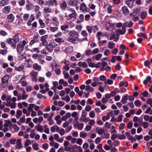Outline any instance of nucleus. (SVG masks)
<instances>
[{"label": "nucleus", "instance_id": "nucleus-1", "mask_svg": "<svg viewBox=\"0 0 152 152\" xmlns=\"http://www.w3.org/2000/svg\"><path fill=\"white\" fill-rule=\"evenodd\" d=\"M70 36L67 38V40L73 43H76L80 41V39L78 37V34L77 32L74 30L70 31L69 33Z\"/></svg>", "mask_w": 152, "mask_h": 152}, {"label": "nucleus", "instance_id": "nucleus-2", "mask_svg": "<svg viewBox=\"0 0 152 152\" xmlns=\"http://www.w3.org/2000/svg\"><path fill=\"white\" fill-rule=\"evenodd\" d=\"M140 10L136 9L134 10V12L129 15V18L134 22H136L139 19Z\"/></svg>", "mask_w": 152, "mask_h": 152}, {"label": "nucleus", "instance_id": "nucleus-3", "mask_svg": "<svg viewBox=\"0 0 152 152\" xmlns=\"http://www.w3.org/2000/svg\"><path fill=\"white\" fill-rule=\"evenodd\" d=\"M16 101V98L15 97H12L11 100L9 101V103L7 102V104L6 106L10 107L11 108H15L16 104L15 102Z\"/></svg>", "mask_w": 152, "mask_h": 152}, {"label": "nucleus", "instance_id": "nucleus-4", "mask_svg": "<svg viewBox=\"0 0 152 152\" xmlns=\"http://www.w3.org/2000/svg\"><path fill=\"white\" fill-rule=\"evenodd\" d=\"M127 24L128 22H125L122 27V29H118L116 31V35H117L118 36L120 34L122 35L125 34L126 31V27Z\"/></svg>", "mask_w": 152, "mask_h": 152}, {"label": "nucleus", "instance_id": "nucleus-5", "mask_svg": "<svg viewBox=\"0 0 152 152\" xmlns=\"http://www.w3.org/2000/svg\"><path fill=\"white\" fill-rule=\"evenodd\" d=\"M9 78L10 76L8 75H5L2 78V83L3 87L5 88L7 86Z\"/></svg>", "mask_w": 152, "mask_h": 152}, {"label": "nucleus", "instance_id": "nucleus-6", "mask_svg": "<svg viewBox=\"0 0 152 152\" xmlns=\"http://www.w3.org/2000/svg\"><path fill=\"white\" fill-rule=\"evenodd\" d=\"M12 124V123L9 120H7L5 121V123L4 125V128L2 130L4 132H5L9 130V126Z\"/></svg>", "mask_w": 152, "mask_h": 152}, {"label": "nucleus", "instance_id": "nucleus-7", "mask_svg": "<svg viewBox=\"0 0 152 152\" xmlns=\"http://www.w3.org/2000/svg\"><path fill=\"white\" fill-rule=\"evenodd\" d=\"M77 16V14L76 12L72 13L68 15H66L65 16L66 18L65 20H69L72 18H76Z\"/></svg>", "mask_w": 152, "mask_h": 152}, {"label": "nucleus", "instance_id": "nucleus-8", "mask_svg": "<svg viewBox=\"0 0 152 152\" xmlns=\"http://www.w3.org/2000/svg\"><path fill=\"white\" fill-rule=\"evenodd\" d=\"M45 4V5H48L50 6L55 5L56 6L58 5V3L56 0H49L46 1Z\"/></svg>", "mask_w": 152, "mask_h": 152}, {"label": "nucleus", "instance_id": "nucleus-9", "mask_svg": "<svg viewBox=\"0 0 152 152\" xmlns=\"http://www.w3.org/2000/svg\"><path fill=\"white\" fill-rule=\"evenodd\" d=\"M48 37V35H45L41 37V40L42 42V45L44 46H46L48 44L47 39Z\"/></svg>", "mask_w": 152, "mask_h": 152}, {"label": "nucleus", "instance_id": "nucleus-10", "mask_svg": "<svg viewBox=\"0 0 152 152\" xmlns=\"http://www.w3.org/2000/svg\"><path fill=\"white\" fill-rule=\"evenodd\" d=\"M7 19L9 23H12L14 21L15 17L12 13H10L7 15Z\"/></svg>", "mask_w": 152, "mask_h": 152}, {"label": "nucleus", "instance_id": "nucleus-11", "mask_svg": "<svg viewBox=\"0 0 152 152\" xmlns=\"http://www.w3.org/2000/svg\"><path fill=\"white\" fill-rule=\"evenodd\" d=\"M32 80L33 81H36L37 80V76L38 74L37 72L33 71L30 74Z\"/></svg>", "mask_w": 152, "mask_h": 152}, {"label": "nucleus", "instance_id": "nucleus-12", "mask_svg": "<svg viewBox=\"0 0 152 152\" xmlns=\"http://www.w3.org/2000/svg\"><path fill=\"white\" fill-rule=\"evenodd\" d=\"M87 115V113L84 110H83L82 113V115H81L80 121L81 122H85L86 121V117Z\"/></svg>", "mask_w": 152, "mask_h": 152}, {"label": "nucleus", "instance_id": "nucleus-13", "mask_svg": "<svg viewBox=\"0 0 152 152\" xmlns=\"http://www.w3.org/2000/svg\"><path fill=\"white\" fill-rule=\"evenodd\" d=\"M24 47L21 45V44L19 43L17 45V50L18 53H21L23 50Z\"/></svg>", "mask_w": 152, "mask_h": 152}, {"label": "nucleus", "instance_id": "nucleus-14", "mask_svg": "<svg viewBox=\"0 0 152 152\" xmlns=\"http://www.w3.org/2000/svg\"><path fill=\"white\" fill-rule=\"evenodd\" d=\"M95 54V49H94L92 51L90 49L86 50L85 52V54L87 56H89L92 55V54Z\"/></svg>", "mask_w": 152, "mask_h": 152}, {"label": "nucleus", "instance_id": "nucleus-15", "mask_svg": "<svg viewBox=\"0 0 152 152\" xmlns=\"http://www.w3.org/2000/svg\"><path fill=\"white\" fill-rule=\"evenodd\" d=\"M64 149L66 152H73L75 148L73 145H70L67 147H64Z\"/></svg>", "mask_w": 152, "mask_h": 152}, {"label": "nucleus", "instance_id": "nucleus-16", "mask_svg": "<svg viewBox=\"0 0 152 152\" xmlns=\"http://www.w3.org/2000/svg\"><path fill=\"white\" fill-rule=\"evenodd\" d=\"M21 140L20 139H18L16 141V145H15L16 148L19 149L22 147V145L21 143Z\"/></svg>", "mask_w": 152, "mask_h": 152}, {"label": "nucleus", "instance_id": "nucleus-17", "mask_svg": "<svg viewBox=\"0 0 152 152\" xmlns=\"http://www.w3.org/2000/svg\"><path fill=\"white\" fill-rule=\"evenodd\" d=\"M104 8L106 9L108 13H111L112 11V7L111 5L108 4H105L104 5Z\"/></svg>", "mask_w": 152, "mask_h": 152}, {"label": "nucleus", "instance_id": "nucleus-18", "mask_svg": "<svg viewBox=\"0 0 152 152\" xmlns=\"http://www.w3.org/2000/svg\"><path fill=\"white\" fill-rule=\"evenodd\" d=\"M73 50V47L70 46L66 48L64 50V51L67 54H70L72 52Z\"/></svg>", "mask_w": 152, "mask_h": 152}, {"label": "nucleus", "instance_id": "nucleus-19", "mask_svg": "<svg viewBox=\"0 0 152 152\" xmlns=\"http://www.w3.org/2000/svg\"><path fill=\"white\" fill-rule=\"evenodd\" d=\"M35 127L38 131L40 132H43V126L40 125L39 124L36 125Z\"/></svg>", "mask_w": 152, "mask_h": 152}, {"label": "nucleus", "instance_id": "nucleus-20", "mask_svg": "<svg viewBox=\"0 0 152 152\" xmlns=\"http://www.w3.org/2000/svg\"><path fill=\"white\" fill-rule=\"evenodd\" d=\"M74 126H77L78 129L81 130L83 127L84 124L82 123H78V122H77L74 124Z\"/></svg>", "mask_w": 152, "mask_h": 152}, {"label": "nucleus", "instance_id": "nucleus-21", "mask_svg": "<svg viewBox=\"0 0 152 152\" xmlns=\"http://www.w3.org/2000/svg\"><path fill=\"white\" fill-rule=\"evenodd\" d=\"M67 6V4L66 2L64 1H63L60 4V7L61 10H65Z\"/></svg>", "mask_w": 152, "mask_h": 152}, {"label": "nucleus", "instance_id": "nucleus-22", "mask_svg": "<svg viewBox=\"0 0 152 152\" xmlns=\"http://www.w3.org/2000/svg\"><path fill=\"white\" fill-rule=\"evenodd\" d=\"M10 7L9 6H8L4 7L2 9V11L4 13H8L10 12Z\"/></svg>", "mask_w": 152, "mask_h": 152}, {"label": "nucleus", "instance_id": "nucleus-23", "mask_svg": "<svg viewBox=\"0 0 152 152\" xmlns=\"http://www.w3.org/2000/svg\"><path fill=\"white\" fill-rule=\"evenodd\" d=\"M18 33H16L13 37L12 40L15 43H17L19 41V39L18 37Z\"/></svg>", "mask_w": 152, "mask_h": 152}, {"label": "nucleus", "instance_id": "nucleus-24", "mask_svg": "<svg viewBox=\"0 0 152 152\" xmlns=\"http://www.w3.org/2000/svg\"><path fill=\"white\" fill-rule=\"evenodd\" d=\"M113 114L112 112H110L107 113L106 115L103 116L102 118V120L105 121L109 119L110 118V114Z\"/></svg>", "mask_w": 152, "mask_h": 152}, {"label": "nucleus", "instance_id": "nucleus-25", "mask_svg": "<svg viewBox=\"0 0 152 152\" xmlns=\"http://www.w3.org/2000/svg\"><path fill=\"white\" fill-rule=\"evenodd\" d=\"M80 10L83 12L87 11L86 5L84 3H82L80 6Z\"/></svg>", "mask_w": 152, "mask_h": 152}, {"label": "nucleus", "instance_id": "nucleus-26", "mask_svg": "<svg viewBox=\"0 0 152 152\" xmlns=\"http://www.w3.org/2000/svg\"><path fill=\"white\" fill-rule=\"evenodd\" d=\"M78 65L80 67H83L86 68L88 67L87 64L85 62L80 61L78 62Z\"/></svg>", "mask_w": 152, "mask_h": 152}, {"label": "nucleus", "instance_id": "nucleus-27", "mask_svg": "<svg viewBox=\"0 0 152 152\" xmlns=\"http://www.w3.org/2000/svg\"><path fill=\"white\" fill-rule=\"evenodd\" d=\"M45 46V48L49 52H52L53 50V47L51 44H48L47 45Z\"/></svg>", "mask_w": 152, "mask_h": 152}, {"label": "nucleus", "instance_id": "nucleus-28", "mask_svg": "<svg viewBox=\"0 0 152 152\" xmlns=\"http://www.w3.org/2000/svg\"><path fill=\"white\" fill-rule=\"evenodd\" d=\"M33 67L35 70L39 71L41 69V66L38 65L37 63L34 64L33 65Z\"/></svg>", "mask_w": 152, "mask_h": 152}, {"label": "nucleus", "instance_id": "nucleus-29", "mask_svg": "<svg viewBox=\"0 0 152 152\" xmlns=\"http://www.w3.org/2000/svg\"><path fill=\"white\" fill-rule=\"evenodd\" d=\"M54 40L55 42L60 44L64 42V39L62 37L56 38L54 39Z\"/></svg>", "mask_w": 152, "mask_h": 152}, {"label": "nucleus", "instance_id": "nucleus-30", "mask_svg": "<svg viewBox=\"0 0 152 152\" xmlns=\"http://www.w3.org/2000/svg\"><path fill=\"white\" fill-rule=\"evenodd\" d=\"M128 94H126L123 96L122 98V99L121 101V103L123 104H125L126 103V101L128 99Z\"/></svg>", "mask_w": 152, "mask_h": 152}, {"label": "nucleus", "instance_id": "nucleus-31", "mask_svg": "<svg viewBox=\"0 0 152 152\" xmlns=\"http://www.w3.org/2000/svg\"><path fill=\"white\" fill-rule=\"evenodd\" d=\"M122 10L123 13L125 15H127L129 13V11L126 6H124L122 7Z\"/></svg>", "mask_w": 152, "mask_h": 152}, {"label": "nucleus", "instance_id": "nucleus-32", "mask_svg": "<svg viewBox=\"0 0 152 152\" xmlns=\"http://www.w3.org/2000/svg\"><path fill=\"white\" fill-rule=\"evenodd\" d=\"M9 1H5V0H2L0 1V6L2 7L6 5H7L9 4Z\"/></svg>", "mask_w": 152, "mask_h": 152}, {"label": "nucleus", "instance_id": "nucleus-33", "mask_svg": "<svg viewBox=\"0 0 152 152\" xmlns=\"http://www.w3.org/2000/svg\"><path fill=\"white\" fill-rule=\"evenodd\" d=\"M139 123H140L141 122H140ZM141 124V125L143 126L144 129L147 128L148 127L149 125V124L148 122H142Z\"/></svg>", "mask_w": 152, "mask_h": 152}, {"label": "nucleus", "instance_id": "nucleus-34", "mask_svg": "<svg viewBox=\"0 0 152 152\" xmlns=\"http://www.w3.org/2000/svg\"><path fill=\"white\" fill-rule=\"evenodd\" d=\"M67 24L68 25V28H73L75 26V24L71 20L68 22Z\"/></svg>", "mask_w": 152, "mask_h": 152}, {"label": "nucleus", "instance_id": "nucleus-35", "mask_svg": "<svg viewBox=\"0 0 152 152\" xmlns=\"http://www.w3.org/2000/svg\"><path fill=\"white\" fill-rule=\"evenodd\" d=\"M35 104H29L27 108V110L29 112L34 110L33 108L34 107Z\"/></svg>", "mask_w": 152, "mask_h": 152}, {"label": "nucleus", "instance_id": "nucleus-36", "mask_svg": "<svg viewBox=\"0 0 152 152\" xmlns=\"http://www.w3.org/2000/svg\"><path fill=\"white\" fill-rule=\"evenodd\" d=\"M96 132L99 134H101L104 132V129L103 128H97L96 130Z\"/></svg>", "mask_w": 152, "mask_h": 152}, {"label": "nucleus", "instance_id": "nucleus-37", "mask_svg": "<svg viewBox=\"0 0 152 152\" xmlns=\"http://www.w3.org/2000/svg\"><path fill=\"white\" fill-rule=\"evenodd\" d=\"M147 15V12L146 11H143L141 14L140 18L143 19H145L146 18Z\"/></svg>", "mask_w": 152, "mask_h": 152}, {"label": "nucleus", "instance_id": "nucleus-38", "mask_svg": "<svg viewBox=\"0 0 152 152\" xmlns=\"http://www.w3.org/2000/svg\"><path fill=\"white\" fill-rule=\"evenodd\" d=\"M43 11L45 13H49L52 12V9L49 7H46L43 9Z\"/></svg>", "mask_w": 152, "mask_h": 152}, {"label": "nucleus", "instance_id": "nucleus-39", "mask_svg": "<svg viewBox=\"0 0 152 152\" xmlns=\"http://www.w3.org/2000/svg\"><path fill=\"white\" fill-rule=\"evenodd\" d=\"M68 28V25L66 24L61 26L60 27L62 31H65Z\"/></svg>", "mask_w": 152, "mask_h": 152}, {"label": "nucleus", "instance_id": "nucleus-40", "mask_svg": "<svg viewBox=\"0 0 152 152\" xmlns=\"http://www.w3.org/2000/svg\"><path fill=\"white\" fill-rule=\"evenodd\" d=\"M39 24L40 25V27L41 28H43L46 26L45 23L43 22L42 20L41 19H39L38 20Z\"/></svg>", "mask_w": 152, "mask_h": 152}, {"label": "nucleus", "instance_id": "nucleus-41", "mask_svg": "<svg viewBox=\"0 0 152 152\" xmlns=\"http://www.w3.org/2000/svg\"><path fill=\"white\" fill-rule=\"evenodd\" d=\"M22 113V111L20 110H18L16 112V118L17 119H19Z\"/></svg>", "mask_w": 152, "mask_h": 152}, {"label": "nucleus", "instance_id": "nucleus-42", "mask_svg": "<svg viewBox=\"0 0 152 152\" xmlns=\"http://www.w3.org/2000/svg\"><path fill=\"white\" fill-rule=\"evenodd\" d=\"M34 5L32 3L27 4L26 5V7L28 10H30L33 8Z\"/></svg>", "mask_w": 152, "mask_h": 152}, {"label": "nucleus", "instance_id": "nucleus-43", "mask_svg": "<svg viewBox=\"0 0 152 152\" xmlns=\"http://www.w3.org/2000/svg\"><path fill=\"white\" fill-rule=\"evenodd\" d=\"M115 46V44L113 42L110 41L109 42L108 46L109 48L112 49L114 48Z\"/></svg>", "mask_w": 152, "mask_h": 152}, {"label": "nucleus", "instance_id": "nucleus-44", "mask_svg": "<svg viewBox=\"0 0 152 152\" xmlns=\"http://www.w3.org/2000/svg\"><path fill=\"white\" fill-rule=\"evenodd\" d=\"M38 146L39 145L37 143H34L33 144L32 147L34 150L38 151L39 149Z\"/></svg>", "mask_w": 152, "mask_h": 152}, {"label": "nucleus", "instance_id": "nucleus-45", "mask_svg": "<svg viewBox=\"0 0 152 152\" xmlns=\"http://www.w3.org/2000/svg\"><path fill=\"white\" fill-rule=\"evenodd\" d=\"M50 31L53 32H54L58 30V28L57 27H50L49 28Z\"/></svg>", "mask_w": 152, "mask_h": 152}, {"label": "nucleus", "instance_id": "nucleus-46", "mask_svg": "<svg viewBox=\"0 0 152 152\" xmlns=\"http://www.w3.org/2000/svg\"><path fill=\"white\" fill-rule=\"evenodd\" d=\"M31 143V142L30 140L28 139H26V141H25V142L24 144V147L25 148L26 147H27L28 145H29Z\"/></svg>", "mask_w": 152, "mask_h": 152}, {"label": "nucleus", "instance_id": "nucleus-47", "mask_svg": "<svg viewBox=\"0 0 152 152\" xmlns=\"http://www.w3.org/2000/svg\"><path fill=\"white\" fill-rule=\"evenodd\" d=\"M24 66L22 65H21L20 66H19L15 68V70L20 72L24 70Z\"/></svg>", "mask_w": 152, "mask_h": 152}, {"label": "nucleus", "instance_id": "nucleus-48", "mask_svg": "<svg viewBox=\"0 0 152 152\" xmlns=\"http://www.w3.org/2000/svg\"><path fill=\"white\" fill-rule=\"evenodd\" d=\"M128 83L127 81L121 82L119 84V86L120 87H122L124 86L125 87H127L128 86Z\"/></svg>", "mask_w": 152, "mask_h": 152}, {"label": "nucleus", "instance_id": "nucleus-49", "mask_svg": "<svg viewBox=\"0 0 152 152\" xmlns=\"http://www.w3.org/2000/svg\"><path fill=\"white\" fill-rule=\"evenodd\" d=\"M86 28L89 34H90L92 32L93 29V26H87L86 27Z\"/></svg>", "mask_w": 152, "mask_h": 152}, {"label": "nucleus", "instance_id": "nucleus-50", "mask_svg": "<svg viewBox=\"0 0 152 152\" xmlns=\"http://www.w3.org/2000/svg\"><path fill=\"white\" fill-rule=\"evenodd\" d=\"M126 4L129 7H131L133 6V2L132 0H130L127 1L126 2Z\"/></svg>", "mask_w": 152, "mask_h": 152}, {"label": "nucleus", "instance_id": "nucleus-51", "mask_svg": "<svg viewBox=\"0 0 152 152\" xmlns=\"http://www.w3.org/2000/svg\"><path fill=\"white\" fill-rule=\"evenodd\" d=\"M113 83V81L111 80L107 79L104 82V84H108L109 85H111Z\"/></svg>", "mask_w": 152, "mask_h": 152}, {"label": "nucleus", "instance_id": "nucleus-52", "mask_svg": "<svg viewBox=\"0 0 152 152\" xmlns=\"http://www.w3.org/2000/svg\"><path fill=\"white\" fill-rule=\"evenodd\" d=\"M69 62L68 61H65L64 62L66 65L64 66L63 68L64 69L67 71H68L69 69V66L66 64L68 63Z\"/></svg>", "mask_w": 152, "mask_h": 152}, {"label": "nucleus", "instance_id": "nucleus-53", "mask_svg": "<svg viewBox=\"0 0 152 152\" xmlns=\"http://www.w3.org/2000/svg\"><path fill=\"white\" fill-rule=\"evenodd\" d=\"M134 104L136 106L138 107H140L142 104L141 102L139 100H136L135 101Z\"/></svg>", "mask_w": 152, "mask_h": 152}, {"label": "nucleus", "instance_id": "nucleus-54", "mask_svg": "<svg viewBox=\"0 0 152 152\" xmlns=\"http://www.w3.org/2000/svg\"><path fill=\"white\" fill-rule=\"evenodd\" d=\"M86 90L87 91H94V88L90 86H87L86 88Z\"/></svg>", "mask_w": 152, "mask_h": 152}, {"label": "nucleus", "instance_id": "nucleus-55", "mask_svg": "<svg viewBox=\"0 0 152 152\" xmlns=\"http://www.w3.org/2000/svg\"><path fill=\"white\" fill-rule=\"evenodd\" d=\"M89 116L91 118H94L95 116V112L94 110H92L89 113Z\"/></svg>", "mask_w": 152, "mask_h": 152}, {"label": "nucleus", "instance_id": "nucleus-56", "mask_svg": "<svg viewBox=\"0 0 152 152\" xmlns=\"http://www.w3.org/2000/svg\"><path fill=\"white\" fill-rule=\"evenodd\" d=\"M12 126L14 131L17 132L19 130V128L17 126L16 124H15L13 125Z\"/></svg>", "mask_w": 152, "mask_h": 152}, {"label": "nucleus", "instance_id": "nucleus-57", "mask_svg": "<svg viewBox=\"0 0 152 152\" xmlns=\"http://www.w3.org/2000/svg\"><path fill=\"white\" fill-rule=\"evenodd\" d=\"M63 74L65 78L67 79L69 77V75L68 73L66 72L65 70L63 71Z\"/></svg>", "mask_w": 152, "mask_h": 152}, {"label": "nucleus", "instance_id": "nucleus-58", "mask_svg": "<svg viewBox=\"0 0 152 152\" xmlns=\"http://www.w3.org/2000/svg\"><path fill=\"white\" fill-rule=\"evenodd\" d=\"M62 35V33L61 32H59L54 35L55 37L56 38L60 37Z\"/></svg>", "mask_w": 152, "mask_h": 152}, {"label": "nucleus", "instance_id": "nucleus-59", "mask_svg": "<svg viewBox=\"0 0 152 152\" xmlns=\"http://www.w3.org/2000/svg\"><path fill=\"white\" fill-rule=\"evenodd\" d=\"M87 133L86 132H81L80 133V136L82 138H84L87 136Z\"/></svg>", "mask_w": 152, "mask_h": 152}, {"label": "nucleus", "instance_id": "nucleus-60", "mask_svg": "<svg viewBox=\"0 0 152 152\" xmlns=\"http://www.w3.org/2000/svg\"><path fill=\"white\" fill-rule=\"evenodd\" d=\"M18 59L19 60H22L23 59H26V56H24L22 54H20L18 56Z\"/></svg>", "mask_w": 152, "mask_h": 152}, {"label": "nucleus", "instance_id": "nucleus-61", "mask_svg": "<svg viewBox=\"0 0 152 152\" xmlns=\"http://www.w3.org/2000/svg\"><path fill=\"white\" fill-rule=\"evenodd\" d=\"M139 37H143L145 38H147V37L146 34H143L142 33H140L137 34Z\"/></svg>", "mask_w": 152, "mask_h": 152}, {"label": "nucleus", "instance_id": "nucleus-62", "mask_svg": "<svg viewBox=\"0 0 152 152\" xmlns=\"http://www.w3.org/2000/svg\"><path fill=\"white\" fill-rule=\"evenodd\" d=\"M7 52V49L0 50V53L2 55H5Z\"/></svg>", "mask_w": 152, "mask_h": 152}, {"label": "nucleus", "instance_id": "nucleus-63", "mask_svg": "<svg viewBox=\"0 0 152 152\" xmlns=\"http://www.w3.org/2000/svg\"><path fill=\"white\" fill-rule=\"evenodd\" d=\"M47 120L49 121L48 124L50 125H52L54 123V121L52 119V118H48Z\"/></svg>", "mask_w": 152, "mask_h": 152}, {"label": "nucleus", "instance_id": "nucleus-64", "mask_svg": "<svg viewBox=\"0 0 152 152\" xmlns=\"http://www.w3.org/2000/svg\"><path fill=\"white\" fill-rule=\"evenodd\" d=\"M147 103L150 105L152 107V100L151 99H149L146 101Z\"/></svg>", "mask_w": 152, "mask_h": 152}]
</instances>
